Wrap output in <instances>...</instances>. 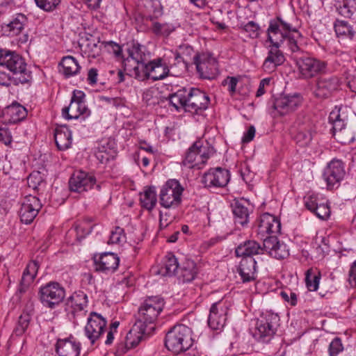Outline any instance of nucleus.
<instances>
[{"instance_id": "obj_31", "label": "nucleus", "mask_w": 356, "mask_h": 356, "mask_svg": "<svg viewBox=\"0 0 356 356\" xmlns=\"http://www.w3.org/2000/svg\"><path fill=\"white\" fill-rule=\"evenodd\" d=\"M33 310V303L32 302H29L26 306V309L18 318V321L14 330L16 335L20 336L25 332L29 325Z\"/></svg>"}, {"instance_id": "obj_21", "label": "nucleus", "mask_w": 356, "mask_h": 356, "mask_svg": "<svg viewBox=\"0 0 356 356\" xmlns=\"http://www.w3.org/2000/svg\"><path fill=\"white\" fill-rule=\"evenodd\" d=\"M345 174L343 163L339 160H332L325 168L323 177L329 188L334 187L339 183Z\"/></svg>"}, {"instance_id": "obj_40", "label": "nucleus", "mask_w": 356, "mask_h": 356, "mask_svg": "<svg viewBox=\"0 0 356 356\" xmlns=\"http://www.w3.org/2000/svg\"><path fill=\"white\" fill-rule=\"evenodd\" d=\"M140 202L143 207L151 211L156 205V195L155 188L148 187L140 193Z\"/></svg>"}, {"instance_id": "obj_14", "label": "nucleus", "mask_w": 356, "mask_h": 356, "mask_svg": "<svg viewBox=\"0 0 356 356\" xmlns=\"http://www.w3.org/2000/svg\"><path fill=\"white\" fill-rule=\"evenodd\" d=\"M95 184V176L83 170L75 171L69 181L70 191L79 193L91 189Z\"/></svg>"}, {"instance_id": "obj_4", "label": "nucleus", "mask_w": 356, "mask_h": 356, "mask_svg": "<svg viewBox=\"0 0 356 356\" xmlns=\"http://www.w3.org/2000/svg\"><path fill=\"white\" fill-rule=\"evenodd\" d=\"M192 330L184 325H177L166 334L165 346L170 351L178 354L188 350L193 344Z\"/></svg>"}, {"instance_id": "obj_5", "label": "nucleus", "mask_w": 356, "mask_h": 356, "mask_svg": "<svg viewBox=\"0 0 356 356\" xmlns=\"http://www.w3.org/2000/svg\"><path fill=\"white\" fill-rule=\"evenodd\" d=\"M165 305L160 296L147 298L140 306L136 315V323L147 330L149 325L154 323Z\"/></svg>"}, {"instance_id": "obj_51", "label": "nucleus", "mask_w": 356, "mask_h": 356, "mask_svg": "<svg viewBox=\"0 0 356 356\" xmlns=\"http://www.w3.org/2000/svg\"><path fill=\"white\" fill-rule=\"evenodd\" d=\"M242 30L251 38H257L259 35L260 28L257 23L252 21L243 25Z\"/></svg>"}, {"instance_id": "obj_35", "label": "nucleus", "mask_w": 356, "mask_h": 356, "mask_svg": "<svg viewBox=\"0 0 356 356\" xmlns=\"http://www.w3.org/2000/svg\"><path fill=\"white\" fill-rule=\"evenodd\" d=\"M179 277L184 282L193 281L197 273L196 264L191 259H186L179 267Z\"/></svg>"}, {"instance_id": "obj_18", "label": "nucleus", "mask_w": 356, "mask_h": 356, "mask_svg": "<svg viewBox=\"0 0 356 356\" xmlns=\"http://www.w3.org/2000/svg\"><path fill=\"white\" fill-rule=\"evenodd\" d=\"M302 97L298 94L284 95L277 98L273 108L280 115H284L294 111L302 103Z\"/></svg>"}, {"instance_id": "obj_28", "label": "nucleus", "mask_w": 356, "mask_h": 356, "mask_svg": "<svg viewBox=\"0 0 356 356\" xmlns=\"http://www.w3.org/2000/svg\"><path fill=\"white\" fill-rule=\"evenodd\" d=\"M54 139L58 149L65 150L71 147L72 132L65 125L58 127L55 129Z\"/></svg>"}, {"instance_id": "obj_30", "label": "nucleus", "mask_w": 356, "mask_h": 356, "mask_svg": "<svg viewBox=\"0 0 356 356\" xmlns=\"http://www.w3.org/2000/svg\"><path fill=\"white\" fill-rule=\"evenodd\" d=\"M38 270V263L33 261L28 264L24 270L18 291L22 293L26 291L29 286L33 281Z\"/></svg>"}, {"instance_id": "obj_29", "label": "nucleus", "mask_w": 356, "mask_h": 356, "mask_svg": "<svg viewBox=\"0 0 356 356\" xmlns=\"http://www.w3.org/2000/svg\"><path fill=\"white\" fill-rule=\"evenodd\" d=\"M236 257H252L254 255L263 253L261 246L254 241H247L239 245L236 249Z\"/></svg>"}, {"instance_id": "obj_2", "label": "nucleus", "mask_w": 356, "mask_h": 356, "mask_svg": "<svg viewBox=\"0 0 356 356\" xmlns=\"http://www.w3.org/2000/svg\"><path fill=\"white\" fill-rule=\"evenodd\" d=\"M170 104L179 110L183 108L186 111L199 113L205 111L209 106V96L197 88H182L169 95Z\"/></svg>"}, {"instance_id": "obj_37", "label": "nucleus", "mask_w": 356, "mask_h": 356, "mask_svg": "<svg viewBox=\"0 0 356 356\" xmlns=\"http://www.w3.org/2000/svg\"><path fill=\"white\" fill-rule=\"evenodd\" d=\"M341 108H335L330 112L329 115V122L332 124L331 129L332 135L346 129V117H341L340 113Z\"/></svg>"}, {"instance_id": "obj_44", "label": "nucleus", "mask_w": 356, "mask_h": 356, "mask_svg": "<svg viewBox=\"0 0 356 356\" xmlns=\"http://www.w3.org/2000/svg\"><path fill=\"white\" fill-rule=\"evenodd\" d=\"M334 30L338 37L352 39L355 35V31L352 26L347 22L343 20L336 21Z\"/></svg>"}, {"instance_id": "obj_57", "label": "nucleus", "mask_w": 356, "mask_h": 356, "mask_svg": "<svg viewBox=\"0 0 356 356\" xmlns=\"http://www.w3.org/2000/svg\"><path fill=\"white\" fill-rule=\"evenodd\" d=\"M314 213L321 219H325L330 216V208L327 204H321L316 208Z\"/></svg>"}, {"instance_id": "obj_15", "label": "nucleus", "mask_w": 356, "mask_h": 356, "mask_svg": "<svg viewBox=\"0 0 356 356\" xmlns=\"http://www.w3.org/2000/svg\"><path fill=\"white\" fill-rule=\"evenodd\" d=\"M106 326V321L96 312H91L85 326V334L92 344L104 333Z\"/></svg>"}, {"instance_id": "obj_61", "label": "nucleus", "mask_w": 356, "mask_h": 356, "mask_svg": "<svg viewBox=\"0 0 356 356\" xmlns=\"http://www.w3.org/2000/svg\"><path fill=\"white\" fill-rule=\"evenodd\" d=\"M348 282L352 287H356V260L350 266L348 273Z\"/></svg>"}, {"instance_id": "obj_10", "label": "nucleus", "mask_w": 356, "mask_h": 356, "mask_svg": "<svg viewBox=\"0 0 356 356\" xmlns=\"http://www.w3.org/2000/svg\"><path fill=\"white\" fill-rule=\"evenodd\" d=\"M85 94L81 90H74L70 100V105L62 109L63 116L67 119H78L82 116L84 120L90 115V111L86 106L85 102Z\"/></svg>"}, {"instance_id": "obj_56", "label": "nucleus", "mask_w": 356, "mask_h": 356, "mask_svg": "<svg viewBox=\"0 0 356 356\" xmlns=\"http://www.w3.org/2000/svg\"><path fill=\"white\" fill-rule=\"evenodd\" d=\"M42 183V179L38 172L31 173L28 177V184L33 189H37Z\"/></svg>"}, {"instance_id": "obj_13", "label": "nucleus", "mask_w": 356, "mask_h": 356, "mask_svg": "<svg viewBox=\"0 0 356 356\" xmlns=\"http://www.w3.org/2000/svg\"><path fill=\"white\" fill-rule=\"evenodd\" d=\"M42 204L36 196L26 195L21 201V207L19 210V216L21 221L24 224H30L35 218Z\"/></svg>"}, {"instance_id": "obj_19", "label": "nucleus", "mask_w": 356, "mask_h": 356, "mask_svg": "<svg viewBox=\"0 0 356 356\" xmlns=\"http://www.w3.org/2000/svg\"><path fill=\"white\" fill-rule=\"evenodd\" d=\"M280 229L281 223L275 216L268 213H264L260 216L257 232L261 238L272 234H278L280 232Z\"/></svg>"}, {"instance_id": "obj_22", "label": "nucleus", "mask_w": 356, "mask_h": 356, "mask_svg": "<svg viewBox=\"0 0 356 356\" xmlns=\"http://www.w3.org/2000/svg\"><path fill=\"white\" fill-rule=\"evenodd\" d=\"M119 262L117 254L111 252H105L94 258L96 270L105 273L114 272L118 267Z\"/></svg>"}, {"instance_id": "obj_17", "label": "nucleus", "mask_w": 356, "mask_h": 356, "mask_svg": "<svg viewBox=\"0 0 356 356\" xmlns=\"http://www.w3.org/2000/svg\"><path fill=\"white\" fill-rule=\"evenodd\" d=\"M230 179L229 170L216 168L210 169L202 177V183L205 187L222 188L227 186Z\"/></svg>"}, {"instance_id": "obj_8", "label": "nucleus", "mask_w": 356, "mask_h": 356, "mask_svg": "<svg viewBox=\"0 0 356 356\" xmlns=\"http://www.w3.org/2000/svg\"><path fill=\"white\" fill-rule=\"evenodd\" d=\"M39 296L43 306L54 309L63 302L65 291L59 283L51 282L40 288Z\"/></svg>"}, {"instance_id": "obj_27", "label": "nucleus", "mask_w": 356, "mask_h": 356, "mask_svg": "<svg viewBox=\"0 0 356 356\" xmlns=\"http://www.w3.org/2000/svg\"><path fill=\"white\" fill-rule=\"evenodd\" d=\"M125 70L134 78L143 81L148 79L149 62L136 61L135 63H124Z\"/></svg>"}, {"instance_id": "obj_38", "label": "nucleus", "mask_w": 356, "mask_h": 356, "mask_svg": "<svg viewBox=\"0 0 356 356\" xmlns=\"http://www.w3.org/2000/svg\"><path fill=\"white\" fill-rule=\"evenodd\" d=\"M26 17L19 14L15 19L11 21L3 27L5 33L10 36H15L19 35L24 29Z\"/></svg>"}, {"instance_id": "obj_45", "label": "nucleus", "mask_w": 356, "mask_h": 356, "mask_svg": "<svg viewBox=\"0 0 356 356\" xmlns=\"http://www.w3.org/2000/svg\"><path fill=\"white\" fill-rule=\"evenodd\" d=\"M159 92L153 88H148L143 92V100L149 106L158 104L159 102Z\"/></svg>"}, {"instance_id": "obj_47", "label": "nucleus", "mask_w": 356, "mask_h": 356, "mask_svg": "<svg viewBox=\"0 0 356 356\" xmlns=\"http://www.w3.org/2000/svg\"><path fill=\"white\" fill-rule=\"evenodd\" d=\"M321 279V273L313 275L312 270H308L306 273L305 282L307 289L310 291H315L318 289Z\"/></svg>"}, {"instance_id": "obj_9", "label": "nucleus", "mask_w": 356, "mask_h": 356, "mask_svg": "<svg viewBox=\"0 0 356 356\" xmlns=\"http://www.w3.org/2000/svg\"><path fill=\"white\" fill-rule=\"evenodd\" d=\"M296 65L302 79H309L325 72L326 63L308 55L296 56Z\"/></svg>"}, {"instance_id": "obj_16", "label": "nucleus", "mask_w": 356, "mask_h": 356, "mask_svg": "<svg viewBox=\"0 0 356 356\" xmlns=\"http://www.w3.org/2000/svg\"><path fill=\"white\" fill-rule=\"evenodd\" d=\"M228 307L225 302L219 301L213 303L210 309L208 318L209 326L214 330H221L226 323Z\"/></svg>"}, {"instance_id": "obj_62", "label": "nucleus", "mask_w": 356, "mask_h": 356, "mask_svg": "<svg viewBox=\"0 0 356 356\" xmlns=\"http://www.w3.org/2000/svg\"><path fill=\"white\" fill-rule=\"evenodd\" d=\"M98 71L96 68H91L88 70L87 81L89 84L93 86L97 81Z\"/></svg>"}, {"instance_id": "obj_50", "label": "nucleus", "mask_w": 356, "mask_h": 356, "mask_svg": "<svg viewBox=\"0 0 356 356\" xmlns=\"http://www.w3.org/2000/svg\"><path fill=\"white\" fill-rule=\"evenodd\" d=\"M335 139L341 144H349L354 141L355 137L353 133L348 129H343L333 135Z\"/></svg>"}, {"instance_id": "obj_26", "label": "nucleus", "mask_w": 356, "mask_h": 356, "mask_svg": "<svg viewBox=\"0 0 356 356\" xmlns=\"http://www.w3.org/2000/svg\"><path fill=\"white\" fill-rule=\"evenodd\" d=\"M257 261L253 257L243 258L240 262L238 273L243 282L255 280L257 273Z\"/></svg>"}, {"instance_id": "obj_60", "label": "nucleus", "mask_w": 356, "mask_h": 356, "mask_svg": "<svg viewBox=\"0 0 356 356\" xmlns=\"http://www.w3.org/2000/svg\"><path fill=\"white\" fill-rule=\"evenodd\" d=\"M241 175L245 183H250L254 177V173L250 171L249 167L245 166L241 170Z\"/></svg>"}, {"instance_id": "obj_63", "label": "nucleus", "mask_w": 356, "mask_h": 356, "mask_svg": "<svg viewBox=\"0 0 356 356\" xmlns=\"http://www.w3.org/2000/svg\"><path fill=\"white\" fill-rule=\"evenodd\" d=\"M270 78L263 79L260 81L259 88L257 89V91L256 93L257 97H261V95H263L265 93V92H266L265 87L268 86L270 84Z\"/></svg>"}, {"instance_id": "obj_41", "label": "nucleus", "mask_w": 356, "mask_h": 356, "mask_svg": "<svg viewBox=\"0 0 356 356\" xmlns=\"http://www.w3.org/2000/svg\"><path fill=\"white\" fill-rule=\"evenodd\" d=\"M98 42L93 36L90 35L89 38L86 39L82 38L79 46L85 54H87L89 56L95 57L96 54H98Z\"/></svg>"}, {"instance_id": "obj_59", "label": "nucleus", "mask_w": 356, "mask_h": 356, "mask_svg": "<svg viewBox=\"0 0 356 356\" xmlns=\"http://www.w3.org/2000/svg\"><path fill=\"white\" fill-rule=\"evenodd\" d=\"M0 141L8 145L12 141V136L9 130L6 128H0Z\"/></svg>"}, {"instance_id": "obj_54", "label": "nucleus", "mask_w": 356, "mask_h": 356, "mask_svg": "<svg viewBox=\"0 0 356 356\" xmlns=\"http://www.w3.org/2000/svg\"><path fill=\"white\" fill-rule=\"evenodd\" d=\"M37 6L46 11L54 9L60 3V0H35Z\"/></svg>"}, {"instance_id": "obj_46", "label": "nucleus", "mask_w": 356, "mask_h": 356, "mask_svg": "<svg viewBox=\"0 0 356 356\" xmlns=\"http://www.w3.org/2000/svg\"><path fill=\"white\" fill-rule=\"evenodd\" d=\"M312 139V134L309 129L300 128L297 134L295 136L296 143L302 147L309 144Z\"/></svg>"}, {"instance_id": "obj_52", "label": "nucleus", "mask_w": 356, "mask_h": 356, "mask_svg": "<svg viewBox=\"0 0 356 356\" xmlns=\"http://www.w3.org/2000/svg\"><path fill=\"white\" fill-rule=\"evenodd\" d=\"M125 235L124 234V230L117 227L111 232V236L108 241V244H119L125 241Z\"/></svg>"}, {"instance_id": "obj_48", "label": "nucleus", "mask_w": 356, "mask_h": 356, "mask_svg": "<svg viewBox=\"0 0 356 356\" xmlns=\"http://www.w3.org/2000/svg\"><path fill=\"white\" fill-rule=\"evenodd\" d=\"M263 239V252H266L271 256V252L275 251V248L277 245L280 242L277 240V238L275 236H266L264 238H261Z\"/></svg>"}, {"instance_id": "obj_11", "label": "nucleus", "mask_w": 356, "mask_h": 356, "mask_svg": "<svg viewBox=\"0 0 356 356\" xmlns=\"http://www.w3.org/2000/svg\"><path fill=\"white\" fill-rule=\"evenodd\" d=\"M193 60L197 72L202 79H213L218 75V63L211 54H198L195 56Z\"/></svg>"}, {"instance_id": "obj_53", "label": "nucleus", "mask_w": 356, "mask_h": 356, "mask_svg": "<svg viewBox=\"0 0 356 356\" xmlns=\"http://www.w3.org/2000/svg\"><path fill=\"white\" fill-rule=\"evenodd\" d=\"M289 255V250L286 248V245L284 243L279 242L275 251L271 252V257L277 259H282L286 258Z\"/></svg>"}, {"instance_id": "obj_58", "label": "nucleus", "mask_w": 356, "mask_h": 356, "mask_svg": "<svg viewBox=\"0 0 356 356\" xmlns=\"http://www.w3.org/2000/svg\"><path fill=\"white\" fill-rule=\"evenodd\" d=\"M237 83L238 79L233 76H227L222 83L223 86H227V90L231 95L235 93Z\"/></svg>"}, {"instance_id": "obj_64", "label": "nucleus", "mask_w": 356, "mask_h": 356, "mask_svg": "<svg viewBox=\"0 0 356 356\" xmlns=\"http://www.w3.org/2000/svg\"><path fill=\"white\" fill-rule=\"evenodd\" d=\"M255 128L254 126H250L248 131L244 134L242 138L243 143H249L253 140L255 135Z\"/></svg>"}, {"instance_id": "obj_33", "label": "nucleus", "mask_w": 356, "mask_h": 356, "mask_svg": "<svg viewBox=\"0 0 356 356\" xmlns=\"http://www.w3.org/2000/svg\"><path fill=\"white\" fill-rule=\"evenodd\" d=\"M59 65L60 67V72L63 73L65 77L77 74L81 68L76 60L71 56L63 57Z\"/></svg>"}, {"instance_id": "obj_7", "label": "nucleus", "mask_w": 356, "mask_h": 356, "mask_svg": "<svg viewBox=\"0 0 356 356\" xmlns=\"http://www.w3.org/2000/svg\"><path fill=\"white\" fill-rule=\"evenodd\" d=\"M280 325V316L270 311L263 312L257 319L255 337L260 341L268 342Z\"/></svg>"}, {"instance_id": "obj_25", "label": "nucleus", "mask_w": 356, "mask_h": 356, "mask_svg": "<svg viewBox=\"0 0 356 356\" xmlns=\"http://www.w3.org/2000/svg\"><path fill=\"white\" fill-rule=\"evenodd\" d=\"M168 65L161 58L149 62L148 79L158 81L165 79L169 74Z\"/></svg>"}, {"instance_id": "obj_3", "label": "nucleus", "mask_w": 356, "mask_h": 356, "mask_svg": "<svg viewBox=\"0 0 356 356\" xmlns=\"http://www.w3.org/2000/svg\"><path fill=\"white\" fill-rule=\"evenodd\" d=\"M0 65L13 73V79L17 83H25L31 79V72L27 69L24 59L15 51L1 49Z\"/></svg>"}, {"instance_id": "obj_42", "label": "nucleus", "mask_w": 356, "mask_h": 356, "mask_svg": "<svg viewBox=\"0 0 356 356\" xmlns=\"http://www.w3.org/2000/svg\"><path fill=\"white\" fill-rule=\"evenodd\" d=\"M235 223L244 226L248 222L249 212L247 207L236 202L233 206Z\"/></svg>"}, {"instance_id": "obj_1", "label": "nucleus", "mask_w": 356, "mask_h": 356, "mask_svg": "<svg viewBox=\"0 0 356 356\" xmlns=\"http://www.w3.org/2000/svg\"><path fill=\"white\" fill-rule=\"evenodd\" d=\"M268 38L273 46L263 63V70L266 72H274L277 66L285 61L284 54L279 49L280 47H286L292 53L301 52L302 34L280 17L270 22Z\"/></svg>"}, {"instance_id": "obj_55", "label": "nucleus", "mask_w": 356, "mask_h": 356, "mask_svg": "<svg viewBox=\"0 0 356 356\" xmlns=\"http://www.w3.org/2000/svg\"><path fill=\"white\" fill-rule=\"evenodd\" d=\"M343 345L339 338H335L332 340L329 346L330 356H337L341 351L343 350Z\"/></svg>"}, {"instance_id": "obj_20", "label": "nucleus", "mask_w": 356, "mask_h": 356, "mask_svg": "<svg viewBox=\"0 0 356 356\" xmlns=\"http://www.w3.org/2000/svg\"><path fill=\"white\" fill-rule=\"evenodd\" d=\"M339 86V79L337 77H321L316 81L314 94L318 98H327L338 89Z\"/></svg>"}, {"instance_id": "obj_34", "label": "nucleus", "mask_w": 356, "mask_h": 356, "mask_svg": "<svg viewBox=\"0 0 356 356\" xmlns=\"http://www.w3.org/2000/svg\"><path fill=\"white\" fill-rule=\"evenodd\" d=\"M146 332L147 330L135 323L132 328L126 336V348L130 349L136 347L139 343L143 338V334L146 333Z\"/></svg>"}, {"instance_id": "obj_39", "label": "nucleus", "mask_w": 356, "mask_h": 356, "mask_svg": "<svg viewBox=\"0 0 356 356\" xmlns=\"http://www.w3.org/2000/svg\"><path fill=\"white\" fill-rule=\"evenodd\" d=\"M335 6L339 14L350 18L356 11V0H337Z\"/></svg>"}, {"instance_id": "obj_23", "label": "nucleus", "mask_w": 356, "mask_h": 356, "mask_svg": "<svg viewBox=\"0 0 356 356\" xmlns=\"http://www.w3.org/2000/svg\"><path fill=\"white\" fill-rule=\"evenodd\" d=\"M81 345L73 337L58 339L56 350L59 356H79Z\"/></svg>"}, {"instance_id": "obj_32", "label": "nucleus", "mask_w": 356, "mask_h": 356, "mask_svg": "<svg viewBox=\"0 0 356 356\" xmlns=\"http://www.w3.org/2000/svg\"><path fill=\"white\" fill-rule=\"evenodd\" d=\"M146 47L138 43H133L128 49L129 56L124 63H135L136 61H147L149 54L146 52Z\"/></svg>"}, {"instance_id": "obj_12", "label": "nucleus", "mask_w": 356, "mask_h": 356, "mask_svg": "<svg viewBox=\"0 0 356 356\" xmlns=\"http://www.w3.org/2000/svg\"><path fill=\"white\" fill-rule=\"evenodd\" d=\"M183 190L178 181L175 179L168 181L160 192L161 206L165 208L178 206L181 202Z\"/></svg>"}, {"instance_id": "obj_49", "label": "nucleus", "mask_w": 356, "mask_h": 356, "mask_svg": "<svg viewBox=\"0 0 356 356\" xmlns=\"http://www.w3.org/2000/svg\"><path fill=\"white\" fill-rule=\"evenodd\" d=\"M152 29L153 31L156 34L163 35L165 36H168L175 30V27L172 24L167 23L161 24L159 22L154 23Z\"/></svg>"}, {"instance_id": "obj_43", "label": "nucleus", "mask_w": 356, "mask_h": 356, "mask_svg": "<svg viewBox=\"0 0 356 356\" xmlns=\"http://www.w3.org/2000/svg\"><path fill=\"white\" fill-rule=\"evenodd\" d=\"M179 268L177 259L172 253L166 255V260L164 266L161 269V273L163 275L172 276Z\"/></svg>"}, {"instance_id": "obj_36", "label": "nucleus", "mask_w": 356, "mask_h": 356, "mask_svg": "<svg viewBox=\"0 0 356 356\" xmlns=\"http://www.w3.org/2000/svg\"><path fill=\"white\" fill-rule=\"evenodd\" d=\"M67 305L73 312L82 311L88 305V297L83 291L74 293L67 300Z\"/></svg>"}, {"instance_id": "obj_24", "label": "nucleus", "mask_w": 356, "mask_h": 356, "mask_svg": "<svg viewBox=\"0 0 356 356\" xmlns=\"http://www.w3.org/2000/svg\"><path fill=\"white\" fill-rule=\"evenodd\" d=\"M26 115V109L18 103L12 104L3 111V120L8 124L19 122L23 120Z\"/></svg>"}, {"instance_id": "obj_6", "label": "nucleus", "mask_w": 356, "mask_h": 356, "mask_svg": "<svg viewBox=\"0 0 356 356\" xmlns=\"http://www.w3.org/2000/svg\"><path fill=\"white\" fill-rule=\"evenodd\" d=\"M213 153V147L208 142L198 140L186 152L183 165L188 168H200Z\"/></svg>"}]
</instances>
